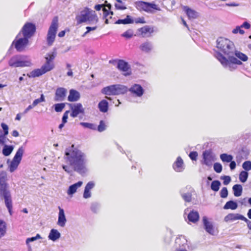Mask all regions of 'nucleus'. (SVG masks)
Returning <instances> with one entry per match:
<instances>
[{"label":"nucleus","instance_id":"obj_1","mask_svg":"<svg viewBox=\"0 0 251 251\" xmlns=\"http://www.w3.org/2000/svg\"><path fill=\"white\" fill-rule=\"evenodd\" d=\"M63 158L67 164H63L62 167L67 173L72 174L73 172H76L82 176L87 173V156L74 145L66 149Z\"/></svg>","mask_w":251,"mask_h":251},{"label":"nucleus","instance_id":"obj_2","mask_svg":"<svg viewBox=\"0 0 251 251\" xmlns=\"http://www.w3.org/2000/svg\"><path fill=\"white\" fill-rule=\"evenodd\" d=\"M217 48L218 51L214 50V55L224 68L233 71L237 68V65L243 64V63L233 56L236 48L234 43L229 39L219 38L217 40Z\"/></svg>","mask_w":251,"mask_h":251},{"label":"nucleus","instance_id":"obj_3","mask_svg":"<svg viewBox=\"0 0 251 251\" xmlns=\"http://www.w3.org/2000/svg\"><path fill=\"white\" fill-rule=\"evenodd\" d=\"M75 20L77 25L82 23L96 24L99 20L95 11L87 7L79 11L75 17Z\"/></svg>","mask_w":251,"mask_h":251},{"label":"nucleus","instance_id":"obj_4","mask_svg":"<svg viewBox=\"0 0 251 251\" xmlns=\"http://www.w3.org/2000/svg\"><path fill=\"white\" fill-rule=\"evenodd\" d=\"M8 64L12 68L31 67L33 65L28 56L21 54L13 55L9 60Z\"/></svg>","mask_w":251,"mask_h":251},{"label":"nucleus","instance_id":"obj_5","mask_svg":"<svg viewBox=\"0 0 251 251\" xmlns=\"http://www.w3.org/2000/svg\"><path fill=\"white\" fill-rule=\"evenodd\" d=\"M58 26V18L55 17L52 20L47 35V42L49 46H52L54 42Z\"/></svg>","mask_w":251,"mask_h":251},{"label":"nucleus","instance_id":"obj_6","mask_svg":"<svg viewBox=\"0 0 251 251\" xmlns=\"http://www.w3.org/2000/svg\"><path fill=\"white\" fill-rule=\"evenodd\" d=\"M21 36V32H19L13 41L10 47V48H12L13 46H14L15 48L18 52L23 51L29 42L28 38L24 36L22 38L20 37Z\"/></svg>","mask_w":251,"mask_h":251},{"label":"nucleus","instance_id":"obj_7","mask_svg":"<svg viewBox=\"0 0 251 251\" xmlns=\"http://www.w3.org/2000/svg\"><path fill=\"white\" fill-rule=\"evenodd\" d=\"M135 7L139 11H144L148 13H153V10H160V8L154 3L137 1L135 2Z\"/></svg>","mask_w":251,"mask_h":251},{"label":"nucleus","instance_id":"obj_8","mask_svg":"<svg viewBox=\"0 0 251 251\" xmlns=\"http://www.w3.org/2000/svg\"><path fill=\"white\" fill-rule=\"evenodd\" d=\"M24 152L23 147H20L17 151L15 156L9 165V170L11 173L14 172L18 168Z\"/></svg>","mask_w":251,"mask_h":251},{"label":"nucleus","instance_id":"obj_9","mask_svg":"<svg viewBox=\"0 0 251 251\" xmlns=\"http://www.w3.org/2000/svg\"><path fill=\"white\" fill-rule=\"evenodd\" d=\"M201 164L208 167H211L215 160V155L210 150L204 151L202 154Z\"/></svg>","mask_w":251,"mask_h":251},{"label":"nucleus","instance_id":"obj_10","mask_svg":"<svg viewBox=\"0 0 251 251\" xmlns=\"http://www.w3.org/2000/svg\"><path fill=\"white\" fill-rule=\"evenodd\" d=\"M35 31V25L31 23H27L25 24L20 32L23 34V36L29 39L33 36Z\"/></svg>","mask_w":251,"mask_h":251},{"label":"nucleus","instance_id":"obj_11","mask_svg":"<svg viewBox=\"0 0 251 251\" xmlns=\"http://www.w3.org/2000/svg\"><path fill=\"white\" fill-rule=\"evenodd\" d=\"M72 111L70 116L73 118L76 117L79 114H84V109L80 103H68Z\"/></svg>","mask_w":251,"mask_h":251},{"label":"nucleus","instance_id":"obj_12","mask_svg":"<svg viewBox=\"0 0 251 251\" xmlns=\"http://www.w3.org/2000/svg\"><path fill=\"white\" fill-rule=\"evenodd\" d=\"M130 94L134 97L140 98L141 97L144 93V90L143 88L138 84H133L131 87L128 89Z\"/></svg>","mask_w":251,"mask_h":251},{"label":"nucleus","instance_id":"obj_13","mask_svg":"<svg viewBox=\"0 0 251 251\" xmlns=\"http://www.w3.org/2000/svg\"><path fill=\"white\" fill-rule=\"evenodd\" d=\"M193 190L190 186L181 189L180 193L181 196L185 202H190L192 200V192Z\"/></svg>","mask_w":251,"mask_h":251},{"label":"nucleus","instance_id":"obj_14","mask_svg":"<svg viewBox=\"0 0 251 251\" xmlns=\"http://www.w3.org/2000/svg\"><path fill=\"white\" fill-rule=\"evenodd\" d=\"M202 223L203 228L206 232L209 234L214 235L215 233L214 227L212 222H209L206 216L202 217Z\"/></svg>","mask_w":251,"mask_h":251},{"label":"nucleus","instance_id":"obj_15","mask_svg":"<svg viewBox=\"0 0 251 251\" xmlns=\"http://www.w3.org/2000/svg\"><path fill=\"white\" fill-rule=\"evenodd\" d=\"M67 90L63 87L57 88L55 91L54 100L55 101H63L66 96Z\"/></svg>","mask_w":251,"mask_h":251},{"label":"nucleus","instance_id":"obj_16","mask_svg":"<svg viewBox=\"0 0 251 251\" xmlns=\"http://www.w3.org/2000/svg\"><path fill=\"white\" fill-rule=\"evenodd\" d=\"M173 168L176 172H182L184 170V162L181 157H177L176 161L173 165Z\"/></svg>","mask_w":251,"mask_h":251},{"label":"nucleus","instance_id":"obj_17","mask_svg":"<svg viewBox=\"0 0 251 251\" xmlns=\"http://www.w3.org/2000/svg\"><path fill=\"white\" fill-rule=\"evenodd\" d=\"M188 247L187 240L184 236L181 235L176 238L175 240L176 249Z\"/></svg>","mask_w":251,"mask_h":251},{"label":"nucleus","instance_id":"obj_18","mask_svg":"<svg viewBox=\"0 0 251 251\" xmlns=\"http://www.w3.org/2000/svg\"><path fill=\"white\" fill-rule=\"evenodd\" d=\"M59 214L57 225L61 227H64L67 222L63 209L58 207Z\"/></svg>","mask_w":251,"mask_h":251},{"label":"nucleus","instance_id":"obj_19","mask_svg":"<svg viewBox=\"0 0 251 251\" xmlns=\"http://www.w3.org/2000/svg\"><path fill=\"white\" fill-rule=\"evenodd\" d=\"M244 216L238 213H229L224 218L226 222L234 221L237 220H243Z\"/></svg>","mask_w":251,"mask_h":251},{"label":"nucleus","instance_id":"obj_20","mask_svg":"<svg viewBox=\"0 0 251 251\" xmlns=\"http://www.w3.org/2000/svg\"><path fill=\"white\" fill-rule=\"evenodd\" d=\"M128 91L126 86L121 84H114V96L123 95Z\"/></svg>","mask_w":251,"mask_h":251},{"label":"nucleus","instance_id":"obj_21","mask_svg":"<svg viewBox=\"0 0 251 251\" xmlns=\"http://www.w3.org/2000/svg\"><path fill=\"white\" fill-rule=\"evenodd\" d=\"M95 183L93 181H89L85 186L83 197L85 199H88L91 197L90 190L95 186Z\"/></svg>","mask_w":251,"mask_h":251},{"label":"nucleus","instance_id":"obj_22","mask_svg":"<svg viewBox=\"0 0 251 251\" xmlns=\"http://www.w3.org/2000/svg\"><path fill=\"white\" fill-rule=\"evenodd\" d=\"M140 50L145 53L151 52L153 49L152 43L150 41H146L142 43L139 46Z\"/></svg>","mask_w":251,"mask_h":251},{"label":"nucleus","instance_id":"obj_23","mask_svg":"<svg viewBox=\"0 0 251 251\" xmlns=\"http://www.w3.org/2000/svg\"><path fill=\"white\" fill-rule=\"evenodd\" d=\"M117 68L122 72H126L130 69V66L127 62L119 59L118 60Z\"/></svg>","mask_w":251,"mask_h":251},{"label":"nucleus","instance_id":"obj_24","mask_svg":"<svg viewBox=\"0 0 251 251\" xmlns=\"http://www.w3.org/2000/svg\"><path fill=\"white\" fill-rule=\"evenodd\" d=\"M187 218L189 222L196 223L199 220V213L198 211L192 210L188 213Z\"/></svg>","mask_w":251,"mask_h":251},{"label":"nucleus","instance_id":"obj_25","mask_svg":"<svg viewBox=\"0 0 251 251\" xmlns=\"http://www.w3.org/2000/svg\"><path fill=\"white\" fill-rule=\"evenodd\" d=\"M80 98L79 93L74 89H71L69 92V95L68 97V100L71 102L77 101Z\"/></svg>","mask_w":251,"mask_h":251},{"label":"nucleus","instance_id":"obj_26","mask_svg":"<svg viewBox=\"0 0 251 251\" xmlns=\"http://www.w3.org/2000/svg\"><path fill=\"white\" fill-rule=\"evenodd\" d=\"M82 184V181H79L77 182L70 186L67 191L68 194L71 195L75 193L77 188L80 187Z\"/></svg>","mask_w":251,"mask_h":251},{"label":"nucleus","instance_id":"obj_27","mask_svg":"<svg viewBox=\"0 0 251 251\" xmlns=\"http://www.w3.org/2000/svg\"><path fill=\"white\" fill-rule=\"evenodd\" d=\"M233 56H235L238 60H239L241 62L247 61L249 58L248 56L243 53V52L238 51L236 50H235V53H233Z\"/></svg>","mask_w":251,"mask_h":251},{"label":"nucleus","instance_id":"obj_28","mask_svg":"<svg viewBox=\"0 0 251 251\" xmlns=\"http://www.w3.org/2000/svg\"><path fill=\"white\" fill-rule=\"evenodd\" d=\"M99 110L102 113H106L108 110V102L105 100H102L98 104Z\"/></svg>","mask_w":251,"mask_h":251},{"label":"nucleus","instance_id":"obj_29","mask_svg":"<svg viewBox=\"0 0 251 251\" xmlns=\"http://www.w3.org/2000/svg\"><path fill=\"white\" fill-rule=\"evenodd\" d=\"M61 236L60 232L55 229H52L50 230L48 238L50 240L55 241L59 239Z\"/></svg>","mask_w":251,"mask_h":251},{"label":"nucleus","instance_id":"obj_30","mask_svg":"<svg viewBox=\"0 0 251 251\" xmlns=\"http://www.w3.org/2000/svg\"><path fill=\"white\" fill-rule=\"evenodd\" d=\"M54 67V63H51L46 61L45 63L41 66V68L44 74H46V73L52 70Z\"/></svg>","mask_w":251,"mask_h":251},{"label":"nucleus","instance_id":"obj_31","mask_svg":"<svg viewBox=\"0 0 251 251\" xmlns=\"http://www.w3.org/2000/svg\"><path fill=\"white\" fill-rule=\"evenodd\" d=\"M103 94L111 96H114V84L108 86L103 88L101 91Z\"/></svg>","mask_w":251,"mask_h":251},{"label":"nucleus","instance_id":"obj_32","mask_svg":"<svg viewBox=\"0 0 251 251\" xmlns=\"http://www.w3.org/2000/svg\"><path fill=\"white\" fill-rule=\"evenodd\" d=\"M45 74L41 68L40 69H34L30 73L27 74V75L29 77L34 78L36 77H39Z\"/></svg>","mask_w":251,"mask_h":251},{"label":"nucleus","instance_id":"obj_33","mask_svg":"<svg viewBox=\"0 0 251 251\" xmlns=\"http://www.w3.org/2000/svg\"><path fill=\"white\" fill-rule=\"evenodd\" d=\"M184 10L185 11L189 19H195L198 17V13L195 10L188 8L187 6H184Z\"/></svg>","mask_w":251,"mask_h":251},{"label":"nucleus","instance_id":"obj_34","mask_svg":"<svg viewBox=\"0 0 251 251\" xmlns=\"http://www.w3.org/2000/svg\"><path fill=\"white\" fill-rule=\"evenodd\" d=\"M134 23V20L131 18L129 15H127L126 18L124 19H119L115 22L116 24H130Z\"/></svg>","mask_w":251,"mask_h":251},{"label":"nucleus","instance_id":"obj_35","mask_svg":"<svg viewBox=\"0 0 251 251\" xmlns=\"http://www.w3.org/2000/svg\"><path fill=\"white\" fill-rule=\"evenodd\" d=\"M238 207L237 203L233 201H229L226 202L224 206V209L235 210Z\"/></svg>","mask_w":251,"mask_h":251},{"label":"nucleus","instance_id":"obj_36","mask_svg":"<svg viewBox=\"0 0 251 251\" xmlns=\"http://www.w3.org/2000/svg\"><path fill=\"white\" fill-rule=\"evenodd\" d=\"M57 55V52L56 51V49H54L53 51L51 52L48 53L46 54V57H45L46 61L54 63V60L56 57Z\"/></svg>","mask_w":251,"mask_h":251},{"label":"nucleus","instance_id":"obj_37","mask_svg":"<svg viewBox=\"0 0 251 251\" xmlns=\"http://www.w3.org/2000/svg\"><path fill=\"white\" fill-rule=\"evenodd\" d=\"M13 146L4 145L2 151V154L5 156H9L13 151Z\"/></svg>","mask_w":251,"mask_h":251},{"label":"nucleus","instance_id":"obj_38","mask_svg":"<svg viewBox=\"0 0 251 251\" xmlns=\"http://www.w3.org/2000/svg\"><path fill=\"white\" fill-rule=\"evenodd\" d=\"M232 189L235 197H239L242 195L243 188L241 185L235 184L233 186Z\"/></svg>","mask_w":251,"mask_h":251},{"label":"nucleus","instance_id":"obj_39","mask_svg":"<svg viewBox=\"0 0 251 251\" xmlns=\"http://www.w3.org/2000/svg\"><path fill=\"white\" fill-rule=\"evenodd\" d=\"M139 31L141 33L143 37L146 36L148 33H151L153 32V28L150 27L148 25H146L139 29Z\"/></svg>","mask_w":251,"mask_h":251},{"label":"nucleus","instance_id":"obj_40","mask_svg":"<svg viewBox=\"0 0 251 251\" xmlns=\"http://www.w3.org/2000/svg\"><path fill=\"white\" fill-rule=\"evenodd\" d=\"M6 231V224L2 220L0 219V238L4 236Z\"/></svg>","mask_w":251,"mask_h":251},{"label":"nucleus","instance_id":"obj_41","mask_svg":"<svg viewBox=\"0 0 251 251\" xmlns=\"http://www.w3.org/2000/svg\"><path fill=\"white\" fill-rule=\"evenodd\" d=\"M220 159L224 162L229 163L233 159L232 155L227 153L221 154L220 156Z\"/></svg>","mask_w":251,"mask_h":251},{"label":"nucleus","instance_id":"obj_42","mask_svg":"<svg viewBox=\"0 0 251 251\" xmlns=\"http://www.w3.org/2000/svg\"><path fill=\"white\" fill-rule=\"evenodd\" d=\"M41 238H42V237H41V235L39 234H37L35 237H32L27 238L25 241V243H26V245L27 246L28 249H31V246L29 245V243L34 242L36 240L41 239Z\"/></svg>","mask_w":251,"mask_h":251},{"label":"nucleus","instance_id":"obj_43","mask_svg":"<svg viewBox=\"0 0 251 251\" xmlns=\"http://www.w3.org/2000/svg\"><path fill=\"white\" fill-rule=\"evenodd\" d=\"M221 184L220 181L214 180L211 184V189L215 192H217L219 190Z\"/></svg>","mask_w":251,"mask_h":251},{"label":"nucleus","instance_id":"obj_44","mask_svg":"<svg viewBox=\"0 0 251 251\" xmlns=\"http://www.w3.org/2000/svg\"><path fill=\"white\" fill-rule=\"evenodd\" d=\"M80 125L84 128H89L94 130H97V126L94 124L81 122L80 123Z\"/></svg>","mask_w":251,"mask_h":251},{"label":"nucleus","instance_id":"obj_45","mask_svg":"<svg viewBox=\"0 0 251 251\" xmlns=\"http://www.w3.org/2000/svg\"><path fill=\"white\" fill-rule=\"evenodd\" d=\"M117 3H115V7L117 10H125L126 8L125 3L121 0H116Z\"/></svg>","mask_w":251,"mask_h":251},{"label":"nucleus","instance_id":"obj_46","mask_svg":"<svg viewBox=\"0 0 251 251\" xmlns=\"http://www.w3.org/2000/svg\"><path fill=\"white\" fill-rule=\"evenodd\" d=\"M53 106L54 108V110L56 112H60L64 108V107L65 106V103H56V104H54Z\"/></svg>","mask_w":251,"mask_h":251},{"label":"nucleus","instance_id":"obj_47","mask_svg":"<svg viewBox=\"0 0 251 251\" xmlns=\"http://www.w3.org/2000/svg\"><path fill=\"white\" fill-rule=\"evenodd\" d=\"M248 177V173L247 172L242 171L239 174V180L242 182H245Z\"/></svg>","mask_w":251,"mask_h":251},{"label":"nucleus","instance_id":"obj_48","mask_svg":"<svg viewBox=\"0 0 251 251\" xmlns=\"http://www.w3.org/2000/svg\"><path fill=\"white\" fill-rule=\"evenodd\" d=\"M106 128V125L105 123L102 120L100 121L99 125L97 127V130H98V131L101 132L104 131Z\"/></svg>","mask_w":251,"mask_h":251},{"label":"nucleus","instance_id":"obj_49","mask_svg":"<svg viewBox=\"0 0 251 251\" xmlns=\"http://www.w3.org/2000/svg\"><path fill=\"white\" fill-rule=\"evenodd\" d=\"M243 168L247 172L251 170V161H246L243 163Z\"/></svg>","mask_w":251,"mask_h":251},{"label":"nucleus","instance_id":"obj_50","mask_svg":"<svg viewBox=\"0 0 251 251\" xmlns=\"http://www.w3.org/2000/svg\"><path fill=\"white\" fill-rule=\"evenodd\" d=\"M133 35V32L132 29H128L122 34L123 37L126 38H130Z\"/></svg>","mask_w":251,"mask_h":251},{"label":"nucleus","instance_id":"obj_51","mask_svg":"<svg viewBox=\"0 0 251 251\" xmlns=\"http://www.w3.org/2000/svg\"><path fill=\"white\" fill-rule=\"evenodd\" d=\"M213 168H214V171L216 173H220L222 172L223 167H222V165L220 163H215L214 164Z\"/></svg>","mask_w":251,"mask_h":251},{"label":"nucleus","instance_id":"obj_52","mask_svg":"<svg viewBox=\"0 0 251 251\" xmlns=\"http://www.w3.org/2000/svg\"><path fill=\"white\" fill-rule=\"evenodd\" d=\"M221 179L223 180V183L225 185H228L231 181V178L229 176H224L221 177Z\"/></svg>","mask_w":251,"mask_h":251},{"label":"nucleus","instance_id":"obj_53","mask_svg":"<svg viewBox=\"0 0 251 251\" xmlns=\"http://www.w3.org/2000/svg\"><path fill=\"white\" fill-rule=\"evenodd\" d=\"M228 196V191L226 187H223L220 192V196L222 198H226Z\"/></svg>","mask_w":251,"mask_h":251},{"label":"nucleus","instance_id":"obj_54","mask_svg":"<svg viewBox=\"0 0 251 251\" xmlns=\"http://www.w3.org/2000/svg\"><path fill=\"white\" fill-rule=\"evenodd\" d=\"M241 26H236V27L232 30V33L234 34L239 33L240 34H243L245 32L243 29H241Z\"/></svg>","mask_w":251,"mask_h":251},{"label":"nucleus","instance_id":"obj_55","mask_svg":"<svg viewBox=\"0 0 251 251\" xmlns=\"http://www.w3.org/2000/svg\"><path fill=\"white\" fill-rule=\"evenodd\" d=\"M1 126L2 128L3 129V131L2 132V133L4 135H8V126L7 125L5 124L2 123L1 124Z\"/></svg>","mask_w":251,"mask_h":251},{"label":"nucleus","instance_id":"obj_56","mask_svg":"<svg viewBox=\"0 0 251 251\" xmlns=\"http://www.w3.org/2000/svg\"><path fill=\"white\" fill-rule=\"evenodd\" d=\"M99 207L100 206L98 203H94L92 204L91 209L93 212L97 213L99 208Z\"/></svg>","mask_w":251,"mask_h":251},{"label":"nucleus","instance_id":"obj_57","mask_svg":"<svg viewBox=\"0 0 251 251\" xmlns=\"http://www.w3.org/2000/svg\"><path fill=\"white\" fill-rule=\"evenodd\" d=\"M189 156L192 160H196L198 156V153L197 151H191L190 152Z\"/></svg>","mask_w":251,"mask_h":251},{"label":"nucleus","instance_id":"obj_58","mask_svg":"<svg viewBox=\"0 0 251 251\" xmlns=\"http://www.w3.org/2000/svg\"><path fill=\"white\" fill-rule=\"evenodd\" d=\"M70 112L69 110H67L65 111V112L64 113L62 119V122H63V123H66L67 122V119L68 118V113Z\"/></svg>","mask_w":251,"mask_h":251},{"label":"nucleus","instance_id":"obj_59","mask_svg":"<svg viewBox=\"0 0 251 251\" xmlns=\"http://www.w3.org/2000/svg\"><path fill=\"white\" fill-rule=\"evenodd\" d=\"M136 24H145L146 23V22L145 21L144 18L143 17H140L136 19L135 21H134Z\"/></svg>","mask_w":251,"mask_h":251},{"label":"nucleus","instance_id":"obj_60","mask_svg":"<svg viewBox=\"0 0 251 251\" xmlns=\"http://www.w3.org/2000/svg\"><path fill=\"white\" fill-rule=\"evenodd\" d=\"M242 221H244L245 222H246L247 224L248 228L251 230V221H250L246 217H244Z\"/></svg>","mask_w":251,"mask_h":251},{"label":"nucleus","instance_id":"obj_61","mask_svg":"<svg viewBox=\"0 0 251 251\" xmlns=\"http://www.w3.org/2000/svg\"><path fill=\"white\" fill-rule=\"evenodd\" d=\"M242 28H245L246 29H249L251 27V25L247 22H245L241 25Z\"/></svg>","mask_w":251,"mask_h":251},{"label":"nucleus","instance_id":"obj_62","mask_svg":"<svg viewBox=\"0 0 251 251\" xmlns=\"http://www.w3.org/2000/svg\"><path fill=\"white\" fill-rule=\"evenodd\" d=\"M229 167L231 170H234L236 168V163L234 161H232V160L229 162Z\"/></svg>","mask_w":251,"mask_h":251},{"label":"nucleus","instance_id":"obj_63","mask_svg":"<svg viewBox=\"0 0 251 251\" xmlns=\"http://www.w3.org/2000/svg\"><path fill=\"white\" fill-rule=\"evenodd\" d=\"M103 17L106 18L109 15V11L105 8L102 9Z\"/></svg>","mask_w":251,"mask_h":251},{"label":"nucleus","instance_id":"obj_64","mask_svg":"<svg viewBox=\"0 0 251 251\" xmlns=\"http://www.w3.org/2000/svg\"><path fill=\"white\" fill-rule=\"evenodd\" d=\"M97 28V26H93V27H91V26H87L86 27V29H87V32H89L90 31H93V30H96V29Z\"/></svg>","mask_w":251,"mask_h":251}]
</instances>
